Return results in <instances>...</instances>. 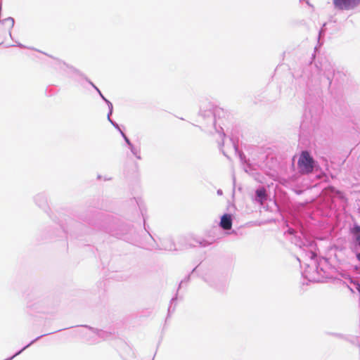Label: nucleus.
I'll return each mask as SVG.
<instances>
[{
	"label": "nucleus",
	"instance_id": "obj_3",
	"mask_svg": "<svg viewBox=\"0 0 360 360\" xmlns=\"http://www.w3.org/2000/svg\"><path fill=\"white\" fill-rule=\"evenodd\" d=\"M220 226L224 230H230L232 227V217L229 214H225L221 217Z\"/></svg>",
	"mask_w": 360,
	"mask_h": 360
},
{
	"label": "nucleus",
	"instance_id": "obj_7",
	"mask_svg": "<svg viewBox=\"0 0 360 360\" xmlns=\"http://www.w3.org/2000/svg\"><path fill=\"white\" fill-rule=\"evenodd\" d=\"M356 290L360 292V284L356 283Z\"/></svg>",
	"mask_w": 360,
	"mask_h": 360
},
{
	"label": "nucleus",
	"instance_id": "obj_4",
	"mask_svg": "<svg viewBox=\"0 0 360 360\" xmlns=\"http://www.w3.org/2000/svg\"><path fill=\"white\" fill-rule=\"evenodd\" d=\"M257 200L261 205H263L264 201L266 199V191L264 188H260L256 191Z\"/></svg>",
	"mask_w": 360,
	"mask_h": 360
},
{
	"label": "nucleus",
	"instance_id": "obj_8",
	"mask_svg": "<svg viewBox=\"0 0 360 360\" xmlns=\"http://www.w3.org/2000/svg\"><path fill=\"white\" fill-rule=\"evenodd\" d=\"M357 258L359 260H360V253H359L357 255H356Z\"/></svg>",
	"mask_w": 360,
	"mask_h": 360
},
{
	"label": "nucleus",
	"instance_id": "obj_1",
	"mask_svg": "<svg viewBox=\"0 0 360 360\" xmlns=\"http://www.w3.org/2000/svg\"><path fill=\"white\" fill-rule=\"evenodd\" d=\"M314 159L308 151H302L297 161V167L300 173L302 174L312 172L314 169Z\"/></svg>",
	"mask_w": 360,
	"mask_h": 360
},
{
	"label": "nucleus",
	"instance_id": "obj_2",
	"mask_svg": "<svg viewBox=\"0 0 360 360\" xmlns=\"http://www.w3.org/2000/svg\"><path fill=\"white\" fill-rule=\"evenodd\" d=\"M335 8L340 10L352 9L360 4V0H333Z\"/></svg>",
	"mask_w": 360,
	"mask_h": 360
},
{
	"label": "nucleus",
	"instance_id": "obj_6",
	"mask_svg": "<svg viewBox=\"0 0 360 360\" xmlns=\"http://www.w3.org/2000/svg\"><path fill=\"white\" fill-rule=\"evenodd\" d=\"M356 236V241L360 243V234H354Z\"/></svg>",
	"mask_w": 360,
	"mask_h": 360
},
{
	"label": "nucleus",
	"instance_id": "obj_5",
	"mask_svg": "<svg viewBox=\"0 0 360 360\" xmlns=\"http://www.w3.org/2000/svg\"><path fill=\"white\" fill-rule=\"evenodd\" d=\"M352 233L353 234H360V226H355L352 230Z\"/></svg>",
	"mask_w": 360,
	"mask_h": 360
}]
</instances>
